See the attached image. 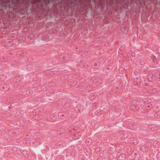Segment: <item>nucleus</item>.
I'll return each instance as SVG.
<instances>
[{
    "label": "nucleus",
    "mask_w": 160,
    "mask_h": 160,
    "mask_svg": "<svg viewBox=\"0 0 160 160\" xmlns=\"http://www.w3.org/2000/svg\"><path fill=\"white\" fill-rule=\"evenodd\" d=\"M42 88L44 89H47V86L46 85H44L42 86Z\"/></svg>",
    "instance_id": "1"
}]
</instances>
